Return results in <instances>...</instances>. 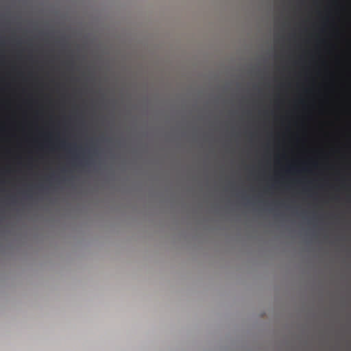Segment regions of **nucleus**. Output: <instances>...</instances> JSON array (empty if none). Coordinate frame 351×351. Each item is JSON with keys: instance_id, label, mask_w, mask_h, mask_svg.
Masks as SVG:
<instances>
[{"instance_id": "nucleus-6", "label": "nucleus", "mask_w": 351, "mask_h": 351, "mask_svg": "<svg viewBox=\"0 0 351 351\" xmlns=\"http://www.w3.org/2000/svg\"><path fill=\"white\" fill-rule=\"evenodd\" d=\"M289 171H292L293 170V167H290L289 169H288Z\"/></svg>"}, {"instance_id": "nucleus-7", "label": "nucleus", "mask_w": 351, "mask_h": 351, "mask_svg": "<svg viewBox=\"0 0 351 351\" xmlns=\"http://www.w3.org/2000/svg\"><path fill=\"white\" fill-rule=\"evenodd\" d=\"M296 47H297V48H298V49H299V48H300V45H297Z\"/></svg>"}, {"instance_id": "nucleus-8", "label": "nucleus", "mask_w": 351, "mask_h": 351, "mask_svg": "<svg viewBox=\"0 0 351 351\" xmlns=\"http://www.w3.org/2000/svg\"><path fill=\"white\" fill-rule=\"evenodd\" d=\"M36 69H40V67H37Z\"/></svg>"}, {"instance_id": "nucleus-2", "label": "nucleus", "mask_w": 351, "mask_h": 351, "mask_svg": "<svg viewBox=\"0 0 351 351\" xmlns=\"http://www.w3.org/2000/svg\"><path fill=\"white\" fill-rule=\"evenodd\" d=\"M302 69H345L348 75H350L351 67H303ZM348 101H350V77L348 78Z\"/></svg>"}, {"instance_id": "nucleus-3", "label": "nucleus", "mask_w": 351, "mask_h": 351, "mask_svg": "<svg viewBox=\"0 0 351 351\" xmlns=\"http://www.w3.org/2000/svg\"><path fill=\"white\" fill-rule=\"evenodd\" d=\"M350 34L348 33V39H347V49H348V56L350 55Z\"/></svg>"}, {"instance_id": "nucleus-5", "label": "nucleus", "mask_w": 351, "mask_h": 351, "mask_svg": "<svg viewBox=\"0 0 351 351\" xmlns=\"http://www.w3.org/2000/svg\"><path fill=\"white\" fill-rule=\"evenodd\" d=\"M0 66H17L16 64H0ZM23 66H26L24 64Z\"/></svg>"}, {"instance_id": "nucleus-4", "label": "nucleus", "mask_w": 351, "mask_h": 351, "mask_svg": "<svg viewBox=\"0 0 351 351\" xmlns=\"http://www.w3.org/2000/svg\"><path fill=\"white\" fill-rule=\"evenodd\" d=\"M318 44L319 45H328V42H327V40L326 39H322V40H319Z\"/></svg>"}, {"instance_id": "nucleus-1", "label": "nucleus", "mask_w": 351, "mask_h": 351, "mask_svg": "<svg viewBox=\"0 0 351 351\" xmlns=\"http://www.w3.org/2000/svg\"><path fill=\"white\" fill-rule=\"evenodd\" d=\"M58 49H55L54 47L44 49L43 47L33 48L31 46L27 48H23L20 47L21 42L18 41L16 48L7 51L4 48L5 43L3 42H0V57H5L8 54L17 58H23L26 55L29 57L33 56L34 55H41L45 56L58 55L60 56L73 57L77 51L80 49L79 46H77L76 49H73L71 45L65 40H62L58 43Z\"/></svg>"}]
</instances>
